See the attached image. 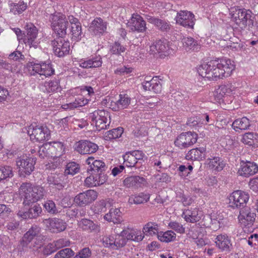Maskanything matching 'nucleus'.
I'll return each instance as SVG.
<instances>
[{
  "instance_id": "31",
  "label": "nucleus",
  "mask_w": 258,
  "mask_h": 258,
  "mask_svg": "<svg viewBox=\"0 0 258 258\" xmlns=\"http://www.w3.org/2000/svg\"><path fill=\"white\" fill-rule=\"evenodd\" d=\"M206 154V148H196L189 150L186 154L185 158L188 160L202 161L205 158Z\"/></svg>"
},
{
  "instance_id": "57",
  "label": "nucleus",
  "mask_w": 258,
  "mask_h": 258,
  "mask_svg": "<svg viewBox=\"0 0 258 258\" xmlns=\"http://www.w3.org/2000/svg\"><path fill=\"white\" fill-rule=\"evenodd\" d=\"M91 254V249L89 247H84L80 250L74 258H90Z\"/></svg>"
},
{
  "instance_id": "27",
  "label": "nucleus",
  "mask_w": 258,
  "mask_h": 258,
  "mask_svg": "<svg viewBox=\"0 0 258 258\" xmlns=\"http://www.w3.org/2000/svg\"><path fill=\"white\" fill-rule=\"evenodd\" d=\"M145 18L149 23L154 24L157 29L160 31L163 32H169L170 31L171 25L169 21L159 19L150 15H145Z\"/></svg>"
},
{
  "instance_id": "17",
  "label": "nucleus",
  "mask_w": 258,
  "mask_h": 258,
  "mask_svg": "<svg viewBox=\"0 0 258 258\" xmlns=\"http://www.w3.org/2000/svg\"><path fill=\"white\" fill-rule=\"evenodd\" d=\"M26 34L24 36V42L30 47H36L38 44L36 38L38 34L37 28L33 24H29L26 26Z\"/></svg>"
},
{
  "instance_id": "26",
  "label": "nucleus",
  "mask_w": 258,
  "mask_h": 258,
  "mask_svg": "<svg viewBox=\"0 0 258 258\" xmlns=\"http://www.w3.org/2000/svg\"><path fill=\"white\" fill-rule=\"evenodd\" d=\"M255 214L252 212L248 207L241 209L238 216L240 222L245 226H251L255 220Z\"/></svg>"
},
{
  "instance_id": "35",
  "label": "nucleus",
  "mask_w": 258,
  "mask_h": 258,
  "mask_svg": "<svg viewBox=\"0 0 258 258\" xmlns=\"http://www.w3.org/2000/svg\"><path fill=\"white\" fill-rule=\"evenodd\" d=\"M50 143V151L52 157L59 158L65 152L64 144L60 142H53Z\"/></svg>"
},
{
  "instance_id": "64",
  "label": "nucleus",
  "mask_w": 258,
  "mask_h": 258,
  "mask_svg": "<svg viewBox=\"0 0 258 258\" xmlns=\"http://www.w3.org/2000/svg\"><path fill=\"white\" fill-rule=\"evenodd\" d=\"M114 236L111 235L103 238V243L105 247L113 249Z\"/></svg>"
},
{
  "instance_id": "59",
  "label": "nucleus",
  "mask_w": 258,
  "mask_h": 258,
  "mask_svg": "<svg viewBox=\"0 0 258 258\" xmlns=\"http://www.w3.org/2000/svg\"><path fill=\"white\" fill-rule=\"evenodd\" d=\"M12 210L9 206L5 204H0V216L2 218H6L9 216Z\"/></svg>"
},
{
  "instance_id": "34",
  "label": "nucleus",
  "mask_w": 258,
  "mask_h": 258,
  "mask_svg": "<svg viewBox=\"0 0 258 258\" xmlns=\"http://www.w3.org/2000/svg\"><path fill=\"white\" fill-rule=\"evenodd\" d=\"M78 225L83 230L88 232H97L100 230L98 225L94 223L93 221L88 219H82L79 222Z\"/></svg>"
},
{
  "instance_id": "51",
  "label": "nucleus",
  "mask_w": 258,
  "mask_h": 258,
  "mask_svg": "<svg viewBox=\"0 0 258 258\" xmlns=\"http://www.w3.org/2000/svg\"><path fill=\"white\" fill-rule=\"evenodd\" d=\"M123 158L124 164L127 167H134L137 163V161H136L132 152H126L125 154L123 155Z\"/></svg>"
},
{
  "instance_id": "24",
  "label": "nucleus",
  "mask_w": 258,
  "mask_h": 258,
  "mask_svg": "<svg viewBox=\"0 0 258 258\" xmlns=\"http://www.w3.org/2000/svg\"><path fill=\"white\" fill-rule=\"evenodd\" d=\"M66 176L62 173L51 174L47 178V183L58 190L62 189L66 186Z\"/></svg>"
},
{
  "instance_id": "55",
  "label": "nucleus",
  "mask_w": 258,
  "mask_h": 258,
  "mask_svg": "<svg viewBox=\"0 0 258 258\" xmlns=\"http://www.w3.org/2000/svg\"><path fill=\"white\" fill-rule=\"evenodd\" d=\"M231 92V89L227 85H221L217 90V97L221 99L226 95H228Z\"/></svg>"
},
{
  "instance_id": "14",
  "label": "nucleus",
  "mask_w": 258,
  "mask_h": 258,
  "mask_svg": "<svg viewBox=\"0 0 258 258\" xmlns=\"http://www.w3.org/2000/svg\"><path fill=\"white\" fill-rule=\"evenodd\" d=\"M251 11L244 9H235L232 11V18L241 29L246 28V21L249 19Z\"/></svg>"
},
{
  "instance_id": "28",
  "label": "nucleus",
  "mask_w": 258,
  "mask_h": 258,
  "mask_svg": "<svg viewBox=\"0 0 258 258\" xmlns=\"http://www.w3.org/2000/svg\"><path fill=\"white\" fill-rule=\"evenodd\" d=\"M67 21H69L71 24V32L73 38L75 40L81 39L82 34V26L79 20L72 15L69 16L67 18Z\"/></svg>"
},
{
  "instance_id": "37",
  "label": "nucleus",
  "mask_w": 258,
  "mask_h": 258,
  "mask_svg": "<svg viewBox=\"0 0 258 258\" xmlns=\"http://www.w3.org/2000/svg\"><path fill=\"white\" fill-rule=\"evenodd\" d=\"M131 97L126 94H120L119 99L115 102V106L113 107V110L118 111L127 107L131 103Z\"/></svg>"
},
{
  "instance_id": "41",
  "label": "nucleus",
  "mask_w": 258,
  "mask_h": 258,
  "mask_svg": "<svg viewBox=\"0 0 258 258\" xmlns=\"http://www.w3.org/2000/svg\"><path fill=\"white\" fill-rule=\"evenodd\" d=\"M44 91L47 93L58 92L61 90L59 80L56 79L45 82L44 84Z\"/></svg>"
},
{
  "instance_id": "63",
  "label": "nucleus",
  "mask_w": 258,
  "mask_h": 258,
  "mask_svg": "<svg viewBox=\"0 0 258 258\" xmlns=\"http://www.w3.org/2000/svg\"><path fill=\"white\" fill-rule=\"evenodd\" d=\"M56 248L53 243H50L45 246L43 249V253L44 255H48L56 251Z\"/></svg>"
},
{
  "instance_id": "36",
  "label": "nucleus",
  "mask_w": 258,
  "mask_h": 258,
  "mask_svg": "<svg viewBox=\"0 0 258 258\" xmlns=\"http://www.w3.org/2000/svg\"><path fill=\"white\" fill-rule=\"evenodd\" d=\"M183 47L186 51H197L200 49L198 41L191 37H184L182 39Z\"/></svg>"
},
{
  "instance_id": "48",
  "label": "nucleus",
  "mask_w": 258,
  "mask_h": 258,
  "mask_svg": "<svg viewBox=\"0 0 258 258\" xmlns=\"http://www.w3.org/2000/svg\"><path fill=\"white\" fill-rule=\"evenodd\" d=\"M176 197L177 200L181 202L184 206H189L194 202V200L190 196L184 195L182 191L177 192Z\"/></svg>"
},
{
  "instance_id": "2",
  "label": "nucleus",
  "mask_w": 258,
  "mask_h": 258,
  "mask_svg": "<svg viewBox=\"0 0 258 258\" xmlns=\"http://www.w3.org/2000/svg\"><path fill=\"white\" fill-rule=\"evenodd\" d=\"M234 69L230 59H218L200 65L197 71L202 77L211 80L228 77Z\"/></svg>"
},
{
  "instance_id": "39",
  "label": "nucleus",
  "mask_w": 258,
  "mask_h": 258,
  "mask_svg": "<svg viewBox=\"0 0 258 258\" xmlns=\"http://www.w3.org/2000/svg\"><path fill=\"white\" fill-rule=\"evenodd\" d=\"M182 217L187 222L190 223L197 222L200 219L198 211L196 209H194L192 210H187L184 211L182 214Z\"/></svg>"
},
{
  "instance_id": "60",
  "label": "nucleus",
  "mask_w": 258,
  "mask_h": 258,
  "mask_svg": "<svg viewBox=\"0 0 258 258\" xmlns=\"http://www.w3.org/2000/svg\"><path fill=\"white\" fill-rule=\"evenodd\" d=\"M255 136L256 135L254 133L248 132L243 135L241 141L245 144L251 145L253 144V140Z\"/></svg>"
},
{
  "instance_id": "19",
  "label": "nucleus",
  "mask_w": 258,
  "mask_h": 258,
  "mask_svg": "<svg viewBox=\"0 0 258 258\" xmlns=\"http://www.w3.org/2000/svg\"><path fill=\"white\" fill-rule=\"evenodd\" d=\"M176 22L185 27L192 28L195 25L194 15L190 12L181 11L177 13Z\"/></svg>"
},
{
  "instance_id": "18",
  "label": "nucleus",
  "mask_w": 258,
  "mask_h": 258,
  "mask_svg": "<svg viewBox=\"0 0 258 258\" xmlns=\"http://www.w3.org/2000/svg\"><path fill=\"white\" fill-rule=\"evenodd\" d=\"M216 247L222 252L226 253L230 252L233 249V245L230 237L225 234H220L217 236L215 240Z\"/></svg>"
},
{
  "instance_id": "10",
  "label": "nucleus",
  "mask_w": 258,
  "mask_h": 258,
  "mask_svg": "<svg viewBox=\"0 0 258 258\" xmlns=\"http://www.w3.org/2000/svg\"><path fill=\"white\" fill-rule=\"evenodd\" d=\"M248 199L249 196L245 192L241 190L234 191L229 197V204L233 208H244Z\"/></svg>"
},
{
  "instance_id": "23",
  "label": "nucleus",
  "mask_w": 258,
  "mask_h": 258,
  "mask_svg": "<svg viewBox=\"0 0 258 258\" xmlns=\"http://www.w3.org/2000/svg\"><path fill=\"white\" fill-rule=\"evenodd\" d=\"M91 175L87 177L85 180V184L89 187L99 186L104 183L107 176L105 173H95L91 172Z\"/></svg>"
},
{
  "instance_id": "11",
  "label": "nucleus",
  "mask_w": 258,
  "mask_h": 258,
  "mask_svg": "<svg viewBox=\"0 0 258 258\" xmlns=\"http://www.w3.org/2000/svg\"><path fill=\"white\" fill-rule=\"evenodd\" d=\"M98 193L94 190L89 189L78 194L74 198V202L79 206H84L94 201Z\"/></svg>"
},
{
  "instance_id": "30",
  "label": "nucleus",
  "mask_w": 258,
  "mask_h": 258,
  "mask_svg": "<svg viewBox=\"0 0 258 258\" xmlns=\"http://www.w3.org/2000/svg\"><path fill=\"white\" fill-rule=\"evenodd\" d=\"M146 179L139 176H132L125 178L123 185L127 188H138L146 184Z\"/></svg>"
},
{
  "instance_id": "13",
  "label": "nucleus",
  "mask_w": 258,
  "mask_h": 258,
  "mask_svg": "<svg viewBox=\"0 0 258 258\" xmlns=\"http://www.w3.org/2000/svg\"><path fill=\"white\" fill-rule=\"evenodd\" d=\"M127 27L132 32H144L146 29V23L139 15L134 14L126 24Z\"/></svg>"
},
{
  "instance_id": "3",
  "label": "nucleus",
  "mask_w": 258,
  "mask_h": 258,
  "mask_svg": "<svg viewBox=\"0 0 258 258\" xmlns=\"http://www.w3.org/2000/svg\"><path fill=\"white\" fill-rule=\"evenodd\" d=\"M19 192L23 200L22 204L29 207L43 199L46 194L44 187L41 185H33L30 182H24L21 185Z\"/></svg>"
},
{
  "instance_id": "29",
  "label": "nucleus",
  "mask_w": 258,
  "mask_h": 258,
  "mask_svg": "<svg viewBox=\"0 0 258 258\" xmlns=\"http://www.w3.org/2000/svg\"><path fill=\"white\" fill-rule=\"evenodd\" d=\"M145 79L146 80L142 83L143 89L145 91H152L155 93L160 92L161 84L157 77H153L150 80L148 79V78Z\"/></svg>"
},
{
  "instance_id": "43",
  "label": "nucleus",
  "mask_w": 258,
  "mask_h": 258,
  "mask_svg": "<svg viewBox=\"0 0 258 258\" xmlns=\"http://www.w3.org/2000/svg\"><path fill=\"white\" fill-rule=\"evenodd\" d=\"M142 231L145 235L148 236L158 235L159 233L158 225L155 223L148 222L144 226Z\"/></svg>"
},
{
  "instance_id": "61",
  "label": "nucleus",
  "mask_w": 258,
  "mask_h": 258,
  "mask_svg": "<svg viewBox=\"0 0 258 258\" xmlns=\"http://www.w3.org/2000/svg\"><path fill=\"white\" fill-rule=\"evenodd\" d=\"M73 102V106L75 108L84 106L88 103V100L85 99L82 96H80L76 98L75 100Z\"/></svg>"
},
{
  "instance_id": "33",
  "label": "nucleus",
  "mask_w": 258,
  "mask_h": 258,
  "mask_svg": "<svg viewBox=\"0 0 258 258\" xmlns=\"http://www.w3.org/2000/svg\"><path fill=\"white\" fill-rule=\"evenodd\" d=\"M104 217L106 220L112 222L114 224L120 223L122 221V213L119 208H111L109 213L106 214Z\"/></svg>"
},
{
  "instance_id": "62",
  "label": "nucleus",
  "mask_w": 258,
  "mask_h": 258,
  "mask_svg": "<svg viewBox=\"0 0 258 258\" xmlns=\"http://www.w3.org/2000/svg\"><path fill=\"white\" fill-rule=\"evenodd\" d=\"M9 58L15 61H20L24 60L25 56L21 52L16 50L9 55Z\"/></svg>"
},
{
  "instance_id": "20",
  "label": "nucleus",
  "mask_w": 258,
  "mask_h": 258,
  "mask_svg": "<svg viewBox=\"0 0 258 258\" xmlns=\"http://www.w3.org/2000/svg\"><path fill=\"white\" fill-rule=\"evenodd\" d=\"M41 234V228L36 225H33L23 235L20 241V246H28L30 242Z\"/></svg>"
},
{
  "instance_id": "15",
  "label": "nucleus",
  "mask_w": 258,
  "mask_h": 258,
  "mask_svg": "<svg viewBox=\"0 0 258 258\" xmlns=\"http://www.w3.org/2000/svg\"><path fill=\"white\" fill-rule=\"evenodd\" d=\"M257 171L258 166L255 163L249 161H241L237 173L240 176L247 177L255 174Z\"/></svg>"
},
{
  "instance_id": "52",
  "label": "nucleus",
  "mask_w": 258,
  "mask_h": 258,
  "mask_svg": "<svg viewBox=\"0 0 258 258\" xmlns=\"http://www.w3.org/2000/svg\"><path fill=\"white\" fill-rule=\"evenodd\" d=\"M123 133L121 127L114 128L106 133V138L109 140L115 139L121 137Z\"/></svg>"
},
{
  "instance_id": "22",
  "label": "nucleus",
  "mask_w": 258,
  "mask_h": 258,
  "mask_svg": "<svg viewBox=\"0 0 258 258\" xmlns=\"http://www.w3.org/2000/svg\"><path fill=\"white\" fill-rule=\"evenodd\" d=\"M107 23L100 18H96L90 24L89 27L90 32L95 36L102 35L106 32Z\"/></svg>"
},
{
  "instance_id": "54",
  "label": "nucleus",
  "mask_w": 258,
  "mask_h": 258,
  "mask_svg": "<svg viewBox=\"0 0 258 258\" xmlns=\"http://www.w3.org/2000/svg\"><path fill=\"white\" fill-rule=\"evenodd\" d=\"M1 174L4 180L13 176V168L10 166H4L0 167Z\"/></svg>"
},
{
  "instance_id": "32",
  "label": "nucleus",
  "mask_w": 258,
  "mask_h": 258,
  "mask_svg": "<svg viewBox=\"0 0 258 258\" xmlns=\"http://www.w3.org/2000/svg\"><path fill=\"white\" fill-rule=\"evenodd\" d=\"M102 60L100 55H96L87 59H82L79 66L84 69L99 68L102 66Z\"/></svg>"
},
{
  "instance_id": "40",
  "label": "nucleus",
  "mask_w": 258,
  "mask_h": 258,
  "mask_svg": "<svg viewBox=\"0 0 258 258\" xmlns=\"http://www.w3.org/2000/svg\"><path fill=\"white\" fill-rule=\"evenodd\" d=\"M150 199V195L140 192L138 194L132 195L128 199V203L131 204H141L147 202Z\"/></svg>"
},
{
  "instance_id": "6",
  "label": "nucleus",
  "mask_w": 258,
  "mask_h": 258,
  "mask_svg": "<svg viewBox=\"0 0 258 258\" xmlns=\"http://www.w3.org/2000/svg\"><path fill=\"white\" fill-rule=\"evenodd\" d=\"M27 133L31 140L38 142L47 140L50 136L49 131L46 126L36 124L30 125L28 127Z\"/></svg>"
},
{
  "instance_id": "21",
  "label": "nucleus",
  "mask_w": 258,
  "mask_h": 258,
  "mask_svg": "<svg viewBox=\"0 0 258 258\" xmlns=\"http://www.w3.org/2000/svg\"><path fill=\"white\" fill-rule=\"evenodd\" d=\"M168 49L166 40H158L150 46L149 52L153 55L160 54V56L163 57L166 55Z\"/></svg>"
},
{
  "instance_id": "42",
  "label": "nucleus",
  "mask_w": 258,
  "mask_h": 258,
  "mask_svg": "<svg viewBox=\"0 0 258 258\" xmlns=\"http://www.w3.org/2000/svg\"><path fill=\"white\" fill-rule=\"evenodd\" d=\"M208 161L209 167L213 171H221L225 166L223 161L218 157H215L213 158L209 159Z\"/></svg>"
},
{
  "instance_id": "47",
  "label": "nucleus",
  "mask_w": 258,
  "mask_h": 258,
  "mask_svg": "<svg viewBox=\"0 0 258 258\" xmlns=\"http://www.w3.org/2000/svg\"><path fill=\"white\" fill-rule=\"evenodd\" d=\"M80 171V166L75 162L68 163L64 170V175H74Z\"/></svg>"
},
{
  "instance_id": "1",
  "label": "nucleus",
  "mask_w": 258,
  "mask_h": 258,
  "mask_svg": "<svg viewBox=\"0 0 258 258\" xmlns=\"http://www.w3.org/2000/svg\"><path fill=\"white\" fill-rule=\"evenodd\" d=\"M51 27L53 31L51 45L54 54L58 57H63L69 54L70 51V42L66 41L64 37L67 35V29L69 23L65 15L55 12L49 16Z\"/></svg>"
},
{
  "instance_id": "8",
  "label": "nucleus",
  "mask_w": 258,
  "mask_h": 258,
  "mask_svg": "<svg viewBox=\"0 0 258 258\" xmlns=\"http://www.w3.org/2000/svg\"><path fill=\"white\" fill-rule=\"evenodd\" d=\"M108 116V112L104 110H96L91 113L89 118L92 121V124H94L96 129L100 131L107 128L109 125V123H107V117Z\"/></svg>"
},
{
  "instance_id": "7",
  "label": "nucleus",
  "mask_w": 258,
  "mask_h": 258,
  "mask_svg": "<svg viewBox=\"0 0 258 258\" xmlns=\"http://www.w3.org/2000/svg\"><path fill=\"white\" fill-rule=\"evenodd\" d=\"M198 139V135L195 132L182 133L177 137L174 141L175 146L180 149L187 148L195 144Z\"/></svg>"
},
{
  "instance_id": "16",
  "label": "nucleus",
  "mask_w": 258,
  "mask_h": 258,
  "mask_svg": "<svg viewBox=\"0 0 258 258\" xmlns=\"http://www.w3.org/2000/svg\"><path fill=\"white\" fill-rule=\"evenodd\" d=\"M43 223L52 233H58L64 231L67 227L66 223L62 219L51 218L44 219Z\"/></svg>"
},
{
  "instance_id": "50",
  "label": "nucleus",
  "mask_w": 258,
  "mask_h": 258,
  "mask_svg": "<svg viewBox=\"0 0 258 258\" xmlns=\"http://www.w3.org/2000/svg\"><path fill=\"white\" fill-rule=\"evenodd\" d=\"M44 241V236L41 234L35 239H33L30 242V244L28 246L30 248H33V250H38V249L41 248L43 244Z\"/></svg>"
},
{
  "instance_id": "44",
  "label": "nucleus",
  "mask_w": 258,
  "mask_h": 258,
  "mask_svg": "<svg viewBox=\"0 0 258 258\" xmlns=\"http://www.w3.org/2000/svg\"><path fill=\"white\" fill-rule=\"evenodd\" d=\"M157 238L161 242L168 243L175 239L176 234L172 230H167L165 232L160 231L158 233Z\"/></svg>"
},
{
  "instance_id": "56",
  "label": "nucleus",
  "mask_w": 258,
  "mask_h": 258,
  "mask_svg": "<svg viewBox=\"0 0 258 258\" xmlns=\"http://www.w3.org/2000/svg\"><path fill=\"white\" fill-rule=\"evenodd\" d=\"M168 227L177 233L182 234L185 232V228L183 227L182 225L176 221L169 222L168 223Z\"/></svg>"
},
{
  "instance_id": "25",
  "label": "nucleus",
  "mask_w": 258,
  "mask_h": 258,
  "mask_svg": "<svg viewBox=\"0 0 258 258\" xmlns=\"http://www.w3.org/2000/svg\"><path fill=\"white\" fill-rule=\"evenodd\" d=\"M86 163L89 165L88 171L95 173H104L107 167L105 163L101 160H94L92 156L89 157L86 160Z\"/></svg>"
},
{
  "instance_id": "9",
  "label": "nucleus",
  "mask_w": 258,
  "mask_h": 258,
  "mask_svg": "<svg viewBox=\"0 0 258 258\" xmlns=\"http://www.w3.org/2000/svg\"><path fill=\"white\" fill-rule=\"evenodd\" d=\"M42 212L40 205L35 203L29 207L23 206L19 209L17 215L23 219H36L40 216Z\"/></svg>"
},
{
  "instance_id": "49",
  "label": "nucleus",
  "mask_w": 258,
  "mask_h": 258,
  "mask_svg": "<svg viewBox=\"0 0 258 258\" xmlns=\"http://www.w3.org/2000/svg\"><path fill=\"white\" fill-rule=\"evenodd\" d=\"M113 249H118L123 247L127 242V240L120 233L119 234L114 235Z\"/></svg>"
},
{
  "instance_id": "46",
  "label": "nucleus",
  "mask_w": 258,
  "mask_h": 258,
  "mask_svg": "<svg viewBox=\"0 0 258 258\" xmlns=\"http://www.w3.org/2000/svg\"><path fill=\"white\" fill-rule=\"evenodd\" d=\"M40 158L44 159L45 157H52V153L50 151V142L44 144L39 147L38 151Z\"/></svg>"
},
{
  "instance_id": "12",
  "label": "nucleus",
  "mask_w": 258,
  "mask_h": 258,
  "mask_svg": "<svg viewBox=\"0 0 258 258\" xmlns=\"http://www.w3.org/2000/svg\"><path fill=\"white\" fill-rule=\"evenodd\" d=\"M75 150L81 155L94 153L98 150V146L88 140H81L75 145Z\"/></svg>"
},
{
  "instance_id": "45",
  "label": "nucleus",
  "mask_w": 258,
  "mask_h": 258,
  "mask_svg": "<svg viewBox=\"0 0 258 258\" xmlns=\"http://www.w3.org/2000/svg\"><path fill=\"white\" fill-rule=\"evenodd\" d=\"M126 50V46L121 44L119 41L115 42L110 48V52L112 55H115L118 56H121L123 59V57L122 53H124Z\"/></svg>"
},
{
  "instance_id": "5",
  "label": "nucleus",
  "mask_w": 258,
  "mask_h": 258,
  "mask_svg": "<svg viewBox=\"0 0 258 258\" xmlns=\"http://www.w3.org/2000/svg\"><path fill=\"white\" fill-rule=\"evenodd\" d=\"M16 162L17 168L19 169V176L25 177L29 175L34 170L36 158L23 155L18 157L16 159Z\"/></svg>"
},
{
  "instance_id": "53",
  "label": "nucleus",
  "mask_w": 258,
  "mask_h": 258,
  "mask_svg": "<svg viewBox=\"0 0 258 258\" xmlns=\"http://www.w3.org/2000/svg\"><path fill=\"white\" fill-rule=\"evenodd\" d=\"M44 207L46 211L50 214L54 215L58 213L55 204L52 200H48L45 202Z\"/></svg>"
},
{
  "instance_id": "58",
  "label": "nucleus",
  "mask_w": 258,
  "mask_h": 258,
  "mask_svg": "<svg viewBox=\"0 0 258 258\" xmlns=\"http://www.w3.org/2000/svg\"><path fill=\"white\" fill-rule=\"evenodd\" d=\"M136 230L128 227L124 229L121 232V235L127 240H133Z\"/></svg>"
},
{
  "instance_id": "38",
  "label": "nucleus",
  "mask_w": 258,
  "mask_h": 258,
  "mask_svg": "<svg viewBox=\"0 0 258 258\" xmlns=\"http://www.w3.org/2000/svg\"><path fill=\"white\" fill-rule=\"evenodd\" d=\"M250 125V121L246 117L238 118L235 120L232 124V127L235 131H238V130H247Z\"/></svg>"
},
{
  "instance_id": "4",
  "label": "nucleus",
  "mask_w": 258,
  "mask_h": 258,
  "mask_svg": "<svg viewBox=\"0 0 258 258\" xmlns=\"http://www.w3.org/2000/svg\"><path fill=\"white\" fill-rule=\"evenodd\" d=\"M26 67L30 75L35 76L36 74L45 78L54 74V69L50 63L41 61L39 63L32 61L28 62Z\"/></svg>"
}]
</instances>
